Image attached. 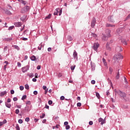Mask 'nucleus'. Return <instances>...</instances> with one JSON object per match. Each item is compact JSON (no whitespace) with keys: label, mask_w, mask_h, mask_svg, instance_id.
<instances>
[{"label":"nucleus","mask_w":130,"mask_h":130,"mask_svg":"<svg viewBox=\"0 0 130 130\" xmlns=\"http://www.w3.org/2000/svg\"><path fill=\"white\" fill-rule=\"evenodd\" d=\"M14 25L15 27H21L22 26V23L21 22H15Z\"/></svg>","instance_id":"obj_14"},{"label":"nucleus","mask_w":130,"mask_h":130,"mask_svg":"<svg viewBox=\"0 0 130 130\" xmlns=\"http://www.w3.org/2000/svg\"><path fill=\"white\" fill-rule=\"evenodd\" d=\"M95 25H96V19L95 18H93L91 23V27L92 28H94V27H95Z\"/></svg>","instance_id":"obj_8"},{"label":"nucleus","mask_w":130,"mask_h":130,"mask_svg":"<svg viewBox=\"0 0 130 130\" xmlns=\"http://www.w3.org/2000/svg\"><path fill=\"white\" fill-rule=\"evenodd\" d=\"M14 47L15 49H17V50H20V47H19V46H18L17 45H14Z\"/></svg>","instance_id":"obj_26"},{"label":"nucleus","mask_w":130,"mask_h":130,"mask_svg":"<svg viewBox=\"0 0 130 130\" xmlns=\"http://www.w3.org/2000/svg\"><path fill=\"white\" fill-rule=\"evenodd\" d=\"M24 87H25V89H26V90H29V85H28V84H25Z\"/></svg>","instance_id":"obj_27"},{"label":"nucleus","mask_w":130,"mask_h":130,"mask_svg":"<svg viewBox=\"0 0 130 130\" xmlns=\"http://www.w3.org/2000/svg\"><path fill=\"white\" fill-rule=\"evenodd\" d=\"M122 58H123V56L121 55L120 53H118L114 56L115 61H117V62H118L120 59H122Z\"/></svg>","instance_id":"obj_2"},{"label":"nucleus","mask_w":130,"mask_h":130,"mask_svg":"<svg viewBox=\"0 0 130 130\" xmlns=\"http://www.w3.org/2000/svg\"><path fill=\"white\" fill-rule=\"evenodd\" d=\"M124 83H125V84H128V82H127V80H126V78H125V77H124Z\"/></svg>","instance_id":"obj_44"},{"label":"nucleus","mask_w":130,"mask_h":130,"mask_svg":"<svg viewBox=\"0 0 130 130\" xmlns=\"http://www.w3.org/2000/svg\"><path fill=\"white\" fill-rule=\"evenodd\" d=\"M122 32V29L118 28L116 30V35H119Z\"/></svg>","instance_id":"obj_11"},{"label":"nucleus","mask_w":130,"mask_h":130,"mask_svg":"<svg viewBox=\"0 0 130 130\" xmlns=\"http://www.w3.org/2000/svg\"><path fill=\"white\" fill-rule=\"evenodd\" d=\"M25 104L26 105H31V102L30 101H28L25 103Z\"/></svg>","instance_id":"obj_39"},{"label":"nucleus","mask_w":130,"mask_h":130,"mask_svg":"<svg viewBox=\"0 0 130 130\" xmlns=\"http://www.w3.org/2000/svg\"><path fill=\"white\" fill-rule=\"evenodd\" d=\"M108 39V37H107L105 35H104L102 37V40H103V41H107Z\"/></svg>","instance_id":"obj_13"},{"label":"nucleus","mask_w":130,"mask_h":130,"mask_svg":"<svg viewBox=\"0 0 130 130\" xmlns=\"http://www.w3.org/2000/svg\"><path fill=\"white\" fill-rule=\"evenodd\" d=\"M15 113L16 114H19V113H20V110H19V109H16L15 110Z\"/></svg>","instance_id":"obj_41"},{"label":"nucleus","mask_w":130,"mask_h":130,"mask_svg":"<svg viewBox=\"0 0 130 130\" xmlns=\"http://www.w3.org/2000/svg\"><path fill=\"white\" fill-rule=\"evenodd\" d=\"M48 104L49 105H51V104H52V101H51V100L49 101H48Z\"/></svg>","instance_id":"obj_54"},{"label":"nucleus","mask_w":130,"mask_h":130,"mask_svg":"<svg viewBox=\"0 0 130 130\" xmlns=\"http://www.w3.org/2000/svg\"><path fill=\"white\" fill-rule=\"evenodd\" d=\"M55 11H56V12H55L54 13V16H56V15H57V14H58V11H59V8H56L55 9Z\"/></svg>","instance_id":"obj_20"},{"label":"nucleus","mask_w":130,"mask_h":130,"mask_svg":"<svg viewBox=\"0 0 130 130\" xmlns=\"http://www.w3.org/2000/svg\"><path fill=\"white\" fill-rule=\"evenodd\" d=\"M76 68V65H74V66H72L71 67V70L72 71H74V70H75V68Z\"/></svg>","instance_id":"obj_30"},{"label":"nucleus","mask_w":130,"mask_h":130,"mask_svg":"<svg viewBox=\"0 0 130 130\" xmlns=\"http://www.w3.org/2000/svg\"><path fill=\"white\" fill-rule=\"evenodd\" d=\"M38 48L39 50H41V48H42V44H41Z\"/></svg>","instance_id":"obj_38"},{"label":"nucleus","mask_w":130,"mask_h":130,"mask_svg":"<svg viewBox=\"0 0 130 130\" xmlns=\"http://www.w3.org/2000/svg\"><path fill=\"white\" fill-rule=\"evenodd\" d=\"M103 62L104 66H107V62H106V60L104 59V58H103Z\"/></svg>","instance_id":"obj_25"},{"label":"nucleus","mask_w":130,"mask_h":130,"mask_svg":"<svg viewBox=\"0 0 130 130\" xmlns=\"http://www.w3.org/2000/svg\"><path fill=\"white\" fill-rule=\"evenodd\" d=\"M30 11V7L26 6L22 8L21 10V13L24 14V13H27Z\"/></svg>","instance_id":"obj_3"},{"label":"nucleus","mask_w":130,"mask_h":130,"mask_svg":"<svg viewBox=\"0 0 130 130\" xmlns=\"http://www.w3.org/2000/svg\"><path fill=\"white\" fill-rule=\"evenodd\" d=\"M25 121H26V122H29V121H30V118L29 117H26L25 119Z\"/></svg>","instance_id":"obj_31"},{"label":"nucleus","mask_w":130,"mask_h":130,"mask_svg":"<svg viewBox=\"0 0 130 130\" xmlns=\"http://www.w3.org/2000/svg\"><path fill=\"white\" fill-rule=\"evenodd\" d=\"M27 98V95H24L21 98V100H25Z\"/></svg>","instance_id":"obj_33"},{"label":"nucleus","mask_w":130,"mask_h":130,"mask_svg":"<svg viewBox=\"0 0 130 130\" xmlns=\"http://www.w3.org/2000/svg\"><path fill=\"white\" fill-rule=\"evenodd\" d=\"M116 79H117V80L119 79V72H118V73L117 74V75L116 76Z\"/></svg>","instance_id":"obj_35"},{"label":"nucleus","mask_w":130,"mask_h":130,"mask_svg":"<svg viewBox=\"0 0 130 130\" xmlns=\"http://www.w3.org/2000/svg\"><path fill=\"white\" fill-rule=\"evenodd\" d=\"M44 117H45V114L42 113V115L40 116V118H44Z\"/></svg>","instance_id":"obj_42"},{"label":"nucleus","mask_w":130,"mask_h":130,"mask_svg":"<svg viewBox=\"0 0 130 130\" xmlns=\"http://www.w3.org/2000/svg\"><path fill=\"white\" fill-rule=\"evenodd\" d=\"M128 19H130V14H129L127 17L126 18V20H127Z\"/></svg>","instance_id":"obj_64"},{"label":"nucleus","mask_w":130,"mask_h":130,"mask_svg":"<svg viewBox=\"0 0 130 130\" xmlns=\"http://www.w3.org/2000/svg\"><path fill=\"white\" fill-rule=\"evenodd\" d=\"M11 101H12V100H11V99L9 98L7 99V103H10Z\"/></svg>","instance_id":"obj_55"},{"label":"nucleus","mask_w":130,"mask_h":130,"mask_svg":"<svg viewBox=\"0 0 130 130\" xmlns=\"http://www.w3.org/2000/svg\"><path fill=\"white\" fill-rule=\"evenodd\" d=\"M108 19L109 22H111L112 23H114V22H115V16H114L113 15L109 16Z\"/></svg>","instance_id":"obj_4"},{"label":"nucleus","mask_w":130,"mask_h":130,"mask_svg":"<svg viewBox=\"0 0 130 130\" xmlns=\"http://www.w3.org/2000/svg\"><path fill=\"white\" fill-rule=\"evenodd\" d=\"M13 101H15V102L18 101V98H16V97H14V98H13Z\"/></svg>","instance_id":"obj_57"},{"label":"nucleus","mask_w":130,"mask_h":130,"mask_svg":"<svg viewBox=\"0 0 130 130\" xmlns=\"http://www.w3.org/2000/svg\"><path fill=\"white\" fill-rule=\"evenodd\" d=\"M114 92L115 95H117V94L120 96V97H122L124 98V97H126V93L124 92H122V91H120V90H117L116 89H114Z\"/></svg>","instance_id":"obj_1"},{"label":"nucleus","mask_w":130,"mask_h":130,"mask_svg":"<svg viewBox=\"0 0 130 130\" xmlns=\"http://www.w3.org/2000/svg\"><path fill=\"white\" fill-rule=\"evenodd\" d=\"M15 128L16 130H20V126H19V124H17Z\"/></svg>","instance_id":"obj_28"},{"label":"nucleus","mask_w":130,"mask_h":130,"mask_svg":"<svg viewBox=\"0 0 130 130\" xmlns=\"http://www.w3.org/2000/svg\"><path fill=\"white\" fill-rule=\"evenodd\" d=\"M7 123V120L4 119L3 122H0V126L4 125V124Z\"/></svg>","instance_id":"obj_15"},{"label":"nucleus","mask_w":130,"mask_h":130,"mask_svg":"<svg viewBox=\"0 0 130 130\" xmlns=\"http://www.w3.org/2000/svg\"><path fill=\"white\" fill-rule=\"evenodd\" d=\"M34 95H37V94H38V92L36 90L34 91Z\"/></svg>","instance_id":"obj_59"},{"label":"nucleus","mask_w":130,"mask_h":130,"mask_svg":"<svg viewBox=\"0 0 130 130\" xmlns=\"http://www.w3.org/2000/svg\"><path fill=\"white\" fill-rule=\"evenodd\" d=\"M24 109L26 111H27V112H29L30 111V109L29 108V106H26L25 108Z\"/></svg>","instance_id":"obj_22"},{"label":"nucleus","mask_w":130,"mask_h":130,"mask_svg":"<svg viewBox=\"0 0 130 130\" xmlns=\"http://www.w3.org/2000/svg\"><path fill=\"white\" fill-rule=\"evenodd\" d=\"M106 48L107 49H110V47H109V43H107L106 44Z\"/></svg>","instance_id":"obj_34"},{"label":"nucleus","mask_w":130,"mask_h":130,"mask_svg":"<svg viewBox=\"0 0 130 130\" xmlns=\"http://www.w3.org/2000/svg\"><path fill=\"white\" fill-rule=\"evenodd\" d=\"M31 60H32V61H35L36 60V57L34 55L31 56L30 57Z\"/></svg>","instance_id":"obj_16"},{"label":"nucleus","mask_w":130,"mask_h":130,"mask_svg":"<svg viewBox=\"0 0 130 130\" xmlns=\"http://www.w3.org/2000/svg\"><path fill=\"white\" fill-rule=\"evenodd\" d=\"M69 124V122L68 121H66L64 122V125H68Z\"/></svg>","instance_id":"obj_60"},{"label":"nucleus","mask_w":130,"mask_h":130,"mask_svg":"<svg viewBox=\"0 0 130 130\" xmlns=\"http://www.w3.org/2000/svg\"><path fill=\"white\" fill-rule=\"evenodd\" d=\"M20 4L23 5V6H26V5H27V2L23 0H21Z\"/></svg>","instance_id":"obj_17"},{"label":"nucleus","mask_w":130,"mask_h":130,"mask_svg":"<svg viewBox=\"0 0 130 130\" xmlns=\"http://www.w3.org/2000/svg\"><path fill=\"white\" fill-rule=\"evenodd\" d=\"M18 122H19V123H23V120H22V119H19V120H18Z\"/></svg>","instance_id":"obj_53"},{"label":"nucleus","mask_w":130,"mask_h":130,"mask_svg":"<svg viewBox=\"0 0 130 130\" xmlns=\"http://www.w3.org/2000/svg\"><path fill=\"white\" fill-rule=\"evenodd\" d=\"M122 43L124 45H126V44H127V43L125 41H122Z\"/></svg>","instance_id":"obj_46"},{"label":"nucleus","mask_w":130,"mask_h":130,"mask_svg":"<svg viewBox=\"0 0 130 130\" xmlns=\"http://www.w3.org/2000/svg\"><path fill=\"white\" fill-rule=\"evenodd\" d=\"M77 105L78 107H81V106H82V104H81V103H78Z\"/></svg>","instance_id":"obj_49"},{"label":"nucleus","mask_w":130,"mask_h":130,"mask_svg":"<svg viewBox=\"0 0 130 130\" xmlns=\"http://www.w3.org/2000/svg\"><path fill=\"white\" fill-rule=\"evenodd\" d=\"M19 89L20 91H23L24 90V86H20L19 87Z\"/></svg>","instance_id":"obj_40"},{"label":"nucleus","mask_w":130,"mask_h":130,"mask_svg":"<svg viewBox=\"0 0 130 130\" xmlns=\"http://www.w3.org/2000/svg\"><path fill=\"white\" fill-rule=\"evenodd\" d=\"M67 39L69 41H72V40H73V38H72V37L70 36H68Z\"/></svg>","instance_id":"obj_24"},{"label":"nucleus","mask_w":130,"mask_h":130,"mask_svg":"<svg viewBox=\"0 0 130 130\" xmlns=\"http://www.w3.org/2000/svg\"><path fill=\"white\" fill-rule=\"evenodd\" d=\"M60 100H64V96H61L60 98Z\"/></svg>","instance_id":"obj_61"},{"label":"nucleus","mask_w":130,"mask_h":130,"mask_svg":"<svg viewBox=\"0 0 130 130\" xmlns=\"http://www.w3.org/2000/svg\"><path fill=\"white\" fill-rule=\"evenodd\" d=\"M99 122H101V124L102 125H103L104 123H106V120L105 119V118L103 119L102 118H100L99 119Z\"/></svg>","instance_id":"obj_7"},{"label":"nucleus","mask_w":130,"mask_h":130,"mask_svg":"<svg viewBox=\"0 0 130 130\" xmlns=\"http://www.w3.org/2000/svg\"><path fill=\"white\" fill-rule=\"evenodd\" d=\"M7 93H8V92H7L6 90L4 91H2L0 93V96L1 97H4V96H5V95L7 94Z\"/></svg>","instance_id":"obj_12"},{"label":"nucleus","mask_w":130,"mask_h":130,"mask_svg":"<svg viewBox=\"0 0 130 130\" xmlns=\"http://www.w3.org/2000/svg\"><path fill=\"white\" fill-rule=\"evenodd\" d=\"M17 66H18V67H19V68L21 67V63H20V62H17Z\"/></svg>","instance_id":"obj_58"},{"label":"nucleus","mask_w":130,"mask_h":130,"mask_svg":"<svg viewBox=\"0 0 130 130\" xmlns=\"http://www.w3.org/2000/svg\"><path fill=\"white\" fill-rule=\"evenodd\" d=\"M7 6L9 8V10H13V8H12V6H11V5H10L9 4H8Z\"/></svg>","instance_id":"obj_47"},{"label":"nucleus","mask_w":130,"mask_h":130,"mask_svg":"<svg viewBox=\"0 0 130 130\" xmlns=\"http://www.w3.org/2000/svg\"><path fill=\"white\" fill-rule=\"evenodd\" d=\"M10 93H11V94H14V93H15V91H14V90L12 89V90L10 91Z\"/></svg>","instance_id":"obj_56"},{"label":"nucleus","mask_w":130,"mask_h":130,"mask_svg":"<svg viewBox=\"0 0 130 130\" xmlns=\"http://www.w3.org/2000/svg\"><path fill=\"white\" fill-rule=\"evenodd\" d=\"M70 128H71V126H70V125H67L66 126V129H70Z\"/></svg>","instance_id":"obj_43"},{"label":"nucleus","mask_w":130,"mask_h":130,"mask_svg":"<svg viewBox=\"0 0 130 130\" xmlns=\"http://www.w3.org/2000/svg\"><path fill=\"white\" fill-rule=\"evenodd\" d=\"M5 105H6V107H7L8 108H10L11 107V106H12L11 104H9L8 103H5Z\"/></svg>","instance_id":"obj_21"},{"label":"nucleus","mask_w":130,"mask_h":130,"mask_svg":"<svg viewBox=\"0 0 130 130\" xmlns=\"http://www.w3.org/2000/svg\"><path fill=\"white\" fill-rule=\"evenodd\" d=\"M95 83H96V81H95V80H91V84H92V85H94L95 84Z\"/></svg>","instance_id":"obj_50"},{"label":"nucleus","mask_w":130,"mask_h":130,"mask_svg":"<svg viewBox=\"0 0 130 130\" xmlns=\"http://www.w3.org/2000/svg\"><path fill=\"white\" fill-rule=\"evenodd\" d=\"M110 33H111V30L109 29H107L106 30V35H105L108 38L111 37V35L110 34Z\"/></svg>","instance_id":"obj_6"},{"label":"nucleus","mask_w":130,"mask_h":130,"mask_svg":"<svg viewBox=\"0 0 130 130\" xmlns=\"http://www.w3.org/2000/svg\"><path fill=\"white\" fill-rule=\"evenodd\" d=\"M96 96L98 98H100V94H99V93L96 92Z\"/></svg>","instance_id":"obj_52"},{"label":"nucleus","mask_w":130,"mask_h":130,"mask_svg":"<svg viewBox=\"0 0 130 130\" xmlns=\"http://www.w3.org/2000/svg\"><path fill=\"white\" fill-rule=\"evenodd\" d=\"M37 70H40L41 69V66H38L37 68Z\"/></svg>","instance_id":"obj_63"},{"label":"nucleus","mask_w":130,"mask_h":130,"mask_svg":"<svg viewBox=\"0 0 130 130\" xmlns=\"http://www.w3.org/2000/svg\"><path fill=\"white\" fill-rule=\"evenodd\" d=\"M58 126H59V125L57 124L56 126H53V129H54V128H58Z\"/></svg>","instance_id":"obj_37"},{"label":"nucleus","mask_w":130,"mask_h":130,"mask_svg":"<svg viewBox=\"0 0 130 130\" xmlns=\"http://www.w3.org/2000/svg\"><path fill=\"white\" fill-rule=\"evenodd\" d=\"M27 76H29V78H33V77H34V74L30 73L27 74Z\"/></svg>","instance_id":"obj_23"},{"label":"nucleus","mask_w":130,"mask_h":130,"mask_svg":"<svg viewBox=\"0 0 130 130\" xmlns=\"http://www.w3.org/2000/svg\"><path fill=\"white\" fill-rule=\"evenodd\" d=\"M29 66H26L21 69L23 73H26L27 71H29Z\"/></svg>","instance_id":"obj_9"},{"label":"nucleus","mask_w":130,"mask_h":130,"mask_svg":"<svg viewBox=\"0 0 130 130\" xmlns=\"http://www.w3.org/2000/svg\"><path fill=\"white\" fill-rule=\"evenodd\" d=\"M73 57L74 59L78 60V53H77V51L75 50L73 52Z\"/></svg>","instance_id":"obj_10"},{"label":"nucleus","mask_w":130,"mask_h":130,"mask_svg":"<svg viewBox=\"0 0 130 130\" xmlns=\"http://www.w3.org/2000/svg\"><path fill=\"white\" fill-rule=\"evenodd\" d=\"M89 124L90 125H92L93 124V121H90L89 122Z\"/></svg>","instance_id":"obj_62"},{"label":"nucleus","mask_w":130,"mask_h":130,"mask_svg":"<svg viewBox=\"0 0 130 130\" xmlns=\"http://www.w3.org/2000/svg\"><path fill=\"white\" fill-rule=\"evenodd\" d=\"M99 47V43H95L93 44V46L92 47V48L95 50V51H98V48Z\"/></svg>","instance_id":"obj_5"},{"label":"nucleus","mask_w":130,"mask_h":130,"mask_svg":"<svg viewBox=\"0 0 130 130\" xmlns=\"http://www.w3.org/2000/svg\"><path fill=\"white\" fill-rule=\"evenodd\" d=\"M62 13V9H60L59 11V16H61Z\"/></svg>","instance_id":"obj_45"},{"label":"nucleus","mask_w":130,"mask_h":130,"mask_svg":"<svg viewBox=\"0 0 130 130\" xmlns=\"http://www.w3.org/2000/svg\"><path fill=\"white\" fill-rule=\"evenodd\" d=\"M51 18V14H49L47 16L45 17V19H50Z\"/></svg>","instance_id":"obj_32"},{"label":"nucleus","mask_w":130,"mask_h":130,"mask_svg":"<svg viewBox=\"0 0 130 130\" xmlns=\"http://www.w3.org/2000/svg\"><path fill=\"white\" fill-rule=\"evenodd\" d=\"M6 13L7 14V15H12V13L10 11H7Z\"/></svg>","instance_id":"obj_48"},{"label":"nucleus","mask_w":130,"mask_h":130,"mask_svg":"<svg viewBox=\"0 0 130 130\" xmlns=\"http://www.w3.org/2000/svg\"><path fill=\"white\" fill-rule=\"evenodd\" d=\"M26 18H27L26 15H23L22 17L20 18V20L21 21H25L26 20Z\"/></svg>","instance_id":"obj_18"},{"label":"nucleus","mask_w":130,"mask_h":130,"mask_svg":"<svg viewBox=\"0 0 130 130\" xmlns=\"http://www.w3.org/2000/svg\"><path fill=\"white\" fill-rule=\"evenodd\" d=\"M14 26H10L8 28V30L9 31H10V30H13V29H14Z\"/></svg>","instance_id":"obj_36"},{"label":"nucleus","mask_w":130,"mask_h":130,"mask_svg":"<svg viewBox=\"0 0 130 130\" xmlns=\"http://www.w3.org/2000/svg\"><path fill=\"white\" fill-rule=\"evenodd\" d=\"M109 72H110V74H112V72H113V69H112V68L110 67L109 68Z\"/></svg>","instance_id":"obj_29"},{"label":"nucleus","mask_w":130,"mask_h":130,"mask_svg":"<svg viewBox=\"0 0 130 130\" xmlns=\"http://www.w3.org/2000/svg\"><path fill=\"white\" fill-rule=\"evenodd\" d=\"M106 27H115V25L107 23L106 25Z\"/></svg>","instance_id":"obj_19"},{"label":"nucleus","mask_w":130,"mask_h":130,"mask_svg":"<svg viewBox=\"0 0 130 130\" xmlns=\"http://www.w3.org/2000/svg\"><path fill=\"white\" fill-rule=\"evenodd\" d=\"M91 36H92V37H96V34H95L93 32H91Z\"/></svg>","instance_id":"obj_51"}]
</instances>
